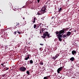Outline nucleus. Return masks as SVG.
I'll return each instance as SVG.
<instances>
[{
	"label": "nucleus",
	"instance_id": "obj_1",
	"mask_svg": "<svg viewBox=\"0 0 79 79\" xmlns=\"http://www.w3.org/2000/svg\"><path fill=\"white\" fill-rule=\"evenodd\" d=\"M47 36L48 38H50V37H51V36H50L48 32L46 31L45 33H44V34H43V36H42V37L43 38V39H45V37H47Z\"/></svg>",
	"mask_w": 79,
	"mask_h": 79
},
{
	"label": "nucleus",
	"instance_id": "obj_36",
	"mask_svg": "<svg viewBox=\"0 0 79 79\" xmlns=\"http://www.w3.org/2000/svg\"><path fill=\"white\" fill-rule=\"evenodd\" d=\"M74 45H75V46H76V45H77L76 44H74Z\"/></svg>",
	"mask_w": 79,
	"mask_h": 79
},
{
	"label": "nucleus",
	"instance_id": "obj_30",
	"mask_svg": "<svg viewBox=\"0 0 79 79\" xmlns=\"http://www.w3.org/2000/svg\"><path fill=\"white\" fill-rule=\"evenodd\" d=\"M5 74L2 75V77H5Z\"/></svg>",
	"mask_w": 79,
	"mask_h": 79
},
{
	"label": "nucleus",
	"instance_id": "obj_21",
	"mask_svg": "<svg viewBox=\"0 0 79 79\" xmlns=\"http://www.w3.org/2000/svg\"><path fill=\"white\" fill-rule=\"evenodd\" d=\"M60 56L59 54H57V55H56L55 56L56 58H58V56Z\"/></svg>",
	"mask_w": 79,
	"mask_h": 79
},
{
	"label": "nucleus",
	"instance_id": "obj_34",
	"mask_svg": "<svg viewBox=\"0 0 79 79\" xmlns=\"http://www.w3.org/2000/svg\"><path fill=\"white\" fill-rule=\"evenodd\" d=\"M35 20H34L33 21V23H35Z\"/></svg>",
	"mask_w": 79,
	"mask_h": 79
},
{
	"label": "nucleus",
	"instance_id": "obj_29",
	"mask_svg": "<svg viewBox=\"0 0 79 79\" xmlns=\"http://www.w3.org/2000/svg\"><path fill=\"white\" fill-rule=\"evenodd\" d=\"M19 23H17V25H16V26H18V25H19Z\"/></svg>",
	"mask_w": 79,
	"mask_h": 79
},
{
	"label": "nucleus",
	"instance_id": "obj_20",
	"mask_svg": "<svg viewBox=\"0 0 79 79\" xmlns=\"http://www.w3.org/2000/svg\"><path fill=\"white\" fill-rule=\"evenodd\" d=\"M58 39L59 40V41H62V40L61 38H58Z\"/></svg>",
	"mask_w": 79,
	"mask_h": 79
},
{
	"label": "nucleus",
	"instance_id": "obj_2",
	"mask_svg": "<svg viewBox=\"0 0 79 79\" xmlns=\"http://www.w3.org/2000/svg\"><path fill=\"white\" fill-rule=\"evenodd\" d=\"M67 31V30L66 29L63 28L62 30L59 31V34H63V33H64L65 32H66Z\"/></svg>",
	"mask_w": 79,
	"mask_h": 79
},
{
	"label": "nucleus",
	"instance_id": "obj_44",
	"mask_svg": "<svg viewBox=\"0 0 79 79\" xmlns=\"http://www.w3.org/2000/svg\"><path fill=\"white\" fill-rule=\"evenodd\" d=\"M4 68V67H2V68Z\"/></svg>",
	"mask_w": 79,
	"mask_h": 79
},
{
	"label": "nucleus",
	"instance_id": "obj_19",
	"mask_svg": "<svg viewBox=\"0 0 79 79\" xmlns=\"http://www.w3.org/2000/svg\"><path fill=\"white\" fill-rule=\"evenodd\" d=\"M56 35H58V34H59V31H57L56 33Z\"/></svg>",
	"mask_w": 79,
	"mask_h": 79
},
{
	"label": "nucleus",
	"instance_id": "obj_18",
	"mask_svg": "<svg viewBox=\"0 0 79 79\" xmlns=\"http://www.w3.org/2000/svg\"><path fill=\"white\" fill-rule=\"evenodd\" d=\"M26 73L28 75H29V74H30V73L29 71H27Z\"/></svg>",
	"mask_w": 79,
	"mask_h": 79
},
{
	"label": "nucleus",
	"instance_id": "obj_41",
	"mask_svg": "<svg viewBox=\"0 0 79 79\" xmlns=\"http://www.w3.org/2000/svg\"><path fill=\"white\" fill-rule=\"evenodd\" d=\"M44 69V70H45V69Z\"/></svg>",
	"mask_w": 79,
	"mask_h": 79
},
{
	"label": "nucleus",
	"instance_id": "obj_15",
	"mask_svg": "<svg viewBox=\"0 0 79 79\" xmlns=\"http://www.w3.org/2000/svg\"><path fill=\"white\" fill-rule=\"evenodd\" d=\"M48 79V76H47V77H44L43 79Z\"/></svg>",
	"mask_w": 79,
	"mask_h": 79
},
{
	"label": "nucleus",
	"instance_id": "obj_39",
	"mask_svg": "<svg viewBox=\"0 0 79 79\" xmlns=\"http://www.w3.org/2000/svg\"><path fill=\"white\" fill-rule=\"evenodd\" d=\"M5 66H2V67H5Z\"/></svg>",
	"mask_w": 79,
	"mask_h": 79
},
{
	"label": "nucleus",
	"instance_id": "obj_9",
	"mask_svg": "<svg viewBox=\"0 0 79 79\" xmlns=\"http://www.w3.org/2000/svg\"><path fill=\"white\" fill-rule=\"evenodd\" d=\"M72 54L74 55V54H76V51H75L73 50L72 52Z\"/></svg>",
	"mask_w": 79,
	"mask_h": 79
},
{
	"label": "nucleus",
	"instance_id": "obj_33",
	"mask_svg": "<svg viewBox=\"0 0 79 79\" xmlns=\"http://www.w3.org/2000/svg\"><path fill=\"white\" fill-rule=\"evenodd\" d=\"M14 34H16V31H15V32H14Z\"/></svg>",
	"mask_w": 79,
	"mask_h": 79
},
{
	"label": "nucleus",
	"instance_id": "obj_27",
	"mask_svg": "<svg viewBox=\"0 0 79 79\" xmlns=\"http://www.w3.org/2000/svg\"><path fill=\"white\" fill-rule=\"evenodd\" d=\"M37 15H40V12H38Z\"/></svg>",
	"mask_w": 79,
	"mask_h": 79
},
{
	"label": "nucleus",
	"instance_id": "obj_31",
	"mask_svg": "<svg viewBox=\"0 0 79 79\" xmlns=\"http://www.w3.org/2000/svg\"><path fill=\"white\" fill-rule=\"evenodd\" d=\"M40 45H42V46H43L44 45V44H40Z\"/></svg>",
	"mask_w": 79,
	"mask_h": 79
},
{
	"label": "nucleus",
	"instance_id": "obj_12",
	"mask_svg": "<svg viewBox=\"0 0 79 79\" xmlns=\"http://www.w3.org/2000/svg\"><path fill=\"white\" fill-rule=\"evenodd\" d=\"M29 56H30L29 55H28V56L27 57H26L25 59V60H28V59H29V58H30Z\"/></svg>",
	"mask_w": 79,
	"mask_h": 79
},
{
	"label": "nucleus",
	"instance_id": "obj_32",
	"mask_svg": "<svg viewBox=\"0 0 79 79\" xmlns=\"http://www.w3.org/2000/svg\"><path fill=\"white\" fill-rule=\"evenodd\" d=\"M37 0L38 3H39V2L40 1V0Z\"/></svg>",
	"mask_w": 79,
	"mask_h": 79
},
{
	"label": "nucleus",
	"instance_id": "obj_45",
	"mask_svg": "<svg viewBox=\"0 0 79 79\" xmlns=\"http://www.w3.org/2000/svg\"><path fill=\"white\" fill-rule=\"evenodd\" d=\"M55 74H54V75L55 76Z\"/></svg>",
	"mask_w": 79,
	"mask_h": 79
},
{
	"label": "nucleus",
	"instance_id": "obj_43",
	"mask_svg": "<svg viewBox=\"0 0 79 79\" xmlns=\"http://www.w3.org/2000/svg\"><path fill=\"white\" fill-rule=\"evenodd\" d=\"M53 76H54V75H53Z\"/></svg>",
	"mask_w": 79,
	"mask_h": 79
},
{
	"label": "nucleus",
	"instance_id": "obj_37",
	"mask_svg": "<svg viewBox=\"0 0 79 79\" xmlns=\"http://www.w3.org/2000/svg\"><path fill=\"white\" fill-rule=\"evenodd\" d=\"M45 29H46V28H45L44 29V31H45Z\"/></svg>",
	"mask_w": 79,
	"mask_h": 79
},
{
	"label": "nucleus",
	"instance_id": "obj_23",
	"mask_svg": "<svg viewBox=\"0 0 79 79\" xmlns=\"http://www.w3.org/2000/svg\"><path fill=\"white\" fill-rule=\"evenodd\" d=\"M40 64H41V65H43V64H44V63L42 62H40Z\"/></svg>",
	"mask_w": 79,
	"mask_h": 79
},
{
	"label": "nucleus",
	"instance_id": "obj_24",
	"mask_svg": "<svg viewBox=\"0 0 79 79\" xmlns=\"http://www.w3.org/2000/svg\"><path fill=\"white\" fill-rule=\"evenodd\" d=\"M37 27V26L35 24H34V29H35V28Z\"/></svg>",
	"mask_w": 79,
	"mask_h": 79
},
{
	"label": "nucleus",
	"instance_id": "obj_42",
	"mask_svg": "<svg viewBox=\"0 0 79 79\" xmlns=\"http://www.w3.org/2000/svg\"><path fill=\"white\" fill-rule=\"evenodd\" d=\"M48 3V2H46V3Z\"/></svg>",
	"mask_w": 79,
	"mask_h": 79
},
{
	"label": "nucleus",
	"instance_id": "obj_26",
	"mask_svg": "<svg viewBox=\"0 0 79 79\" xmlns=\"http://www.w3.org/2000/svg\"><path fill=\"white\" fill-rule=\"evenodd\" d=\"M17 33H18L19 34H21V32H19V31H18V30H17Z\"/></svg>",
	"mask_w": 79,
	"mask_h": 79
},
{
	"label": "nucleus",
	"instance_id": "obj_46",
	"mask_svg": "<svg viewBox=\"0 0 79 79\" xmlns=\"http://www.w3.org/2000/svg\"><path fill=\"white\" fill-rule=\"evenodd\" d=\"M3 48V47H2Z\"/></svg>",
	"mask_w": 79,
	"mask_h": 79
},
{
	"label": "nucleus",
	"instance_id": "obj_10",
	"mask_svg": "<svg viewBox=\"0 0 79 79\" xmlns=\"http://www.w3.org/2000/svg\"><path fill=\"white\" fill-rule=\"evenodd\" d=\"M43 31H44V28H41V29H40V34H42L41 33L43 32Z\"/></svg>",
	"mask_w": 79,
	"mask_h": 79
},
{
	"label": "nucleus",
	"instance_id": "obj_16",
	"mask_svg": "<svg viewBox=\"0 0 79 79\" xmlns=\"http://www.w3.org/2000/svg\"><path fill=\"white\" fill-rule=\"evenodd\" d=\"M62 10V8H60V9L58 10V12H59V13H60V12H61V11Z\"/></svg>",
	"mask_w": 79,
	"mask_h": 79
},
{
	"label": "nucleus",
	"instance_id": "obj_35",
	"mask_svg": "<svg viewBox=\"0 0 79 79\" xmlns=\"http://www.w3.org/2000/svg\"><path fill=\"white\" fill-rule=\"evenodd\" d=\"M1 65H2V66H3V64H4L2 63V64H1Z\"/></svg>",
	"mask_w": 79,
	"mask_h": 79
},
{
	"label": "nucleus",
	"instance_id": "obj_6",
	"mask_svg": "<svg viewBox=\"0 0 79 79\" xmlns=\"http://www.w3.org/2000/svg\"><path fill=\"white\" fill-rule=\"evenodd\" d=\"M57 38H61L62 37V35L59 34L58 35H57Z\"/></svg>",
	"mask_w": 79,
	"mask_h": 79
},
{
	"label": "nucleus",
	"instance_id": "obj_3",
	"mask_svg": "<svg viewBox=\"0 0 79 79\" xmlns=\"http://www.w3.org/2000/svg\"><path fill=\"white\" fill-rule=\"evenodd\" d=\"M19 69L20 71L24 72V71L26 70V68L24 67H21L19 68Z\"/></svg>",
	"mask_w": 79,
	"mask_h": 79
},
{
	"label": "nucleus",
	"instance_id": "obj_38",
	"mask_svg": "<svg viewBox=\"0 0 79 79\" xmlns=\"http://www.w3.org/2000/svg\"><path fill=\"white\" fill-rule=\"evenodd\" d=\"M25 19V18H23V19Z\"/></svg>",
	"mask_w": 79,
	"mask_h": 79
},
{
	"label": "nucleus",
	"instance_id": "obj_14",
	"mask_svg": "<svg viewBox=\"0 0 79 79\" xmlns=\"http://www.w3.org/2000/svg\"><path fill=\"white\" fill-rule=\"evenodd\" d=\"M8 69H9V68H5L4 69V71H6V70H8Z\"/></svg>",
	"mask_w": 79,
	"mask_h": 79
},
{
	"label": "nucleus",
	"instance_id": "obj_8",
	"mask_svg": "<svg viewBox=\"0 0 79 79\" xmlns=\"http://www.w3.org/2000/svg\"><path fill=\"white\" fill-rule=\"evenodd\" d=\"M74 60L75 59L74 57H72L70 59V60L72 61H74Z\"/></svg>",
	"mask_w": 79,
	"mask_h": 79
},
{
	"label": "nucleus",
	"instance_id": "obj_4",
	"mask_svg": "<svg viewBox=\"0 0 79 79\" xmlns=\"http://www.w3.org/2000/svg\"><path fill=\"white\" fill-rule=\"evenodd\" d=\"M63 69V67H61L60 68H59V69H58L57 70V72L58 73H59L60 74V71H61Z\"/></svg>",
	"mask_w": 79,
	"mask_h": 79
},
{
	"label": "nucleus",
	"instance_id": "obj_5",
	"mask_svg": "<svg viewBox=\"0 0 79 79\" xmlns=\"http://www.w3.org/2000/svg\"><path fill=\"white\" fill-rule=\"evenodd\" d=\"M42 11H44V13H46L47 12V11H46V8L45 7H43L42 9Z\"/></svg>",
	"mask_w": 79,
	"mask_h": 79
},
{
	"label": "nucleus",
	"instance_id": "obj_13",
	"mask_svg": "<svg viewBox=\"0 0 79 79\" xmlns=\"http://www.w3.org/2000/svg\"><path fill=\"white\" fill-rule=\"evenodd\" d=\"M40 15H42V14H44V13H45V12H44V11H41V12H40Z\"/></svg>",
	"mask_w": 79,
	"mask_h": 79
},
{
	"label": "nucleus",
	"instance_id": "obj_22",
	"mask_svg": "<svg viewBox=\"0 0 79 79\" xmlns=\"http://www.w3.org/2000/svg\"><path fill=\"white\" fill-rule=\"evenodd\" d=\"M66 36H67V35H63V38H65V37H66Z\"/></svg>",
	"mask_w": 79,
	"mask_h": 79
},
{
	"label": "nucleus",
	"instance_id": "obj_28",
	"mask_svg": "<svg viewBox=\"0 0 79 79\" xmlns=\"http://www.w3.org/2000/svg\"><path fill=\"white\" fill-rule=\"evenodd\" d=\"M34 20H35H35H37V19L35 18V17L34 18Z\"/></svg>",
	"mask_w": 79,
	"mask_h": 79
},
{
	"label": "nucleus",
	"instance_id": "obj_7",
	"mask_svg": "<svg viewBox=\"0 0 79 79\" xmlns=\"http://www.w3.org/2000/svg\"><path fill=\"white\" fill-rule=\"evenodd\" d=\"M71 34V32L70 31H68L66 34V35L67 36H68H68H69V35H70Z\"/></svg>",
	"mask_w": 79,
	"mask_h": 79
},
{
	"label": "nucleus",
	"instance_id": "obj_17",
	"mask_svg": "<svg viewBox=\"0 0 79 79\" xmlns=\"http://www.w3.org/2000/svg\"><path fill=\"white\" fill-rule=\"evenodd\" d=\"M30 64H32V63H33V61L32 60H30Z\"/></svg>",
	"mask_w": 79,
	"mask_h": 79
},
{
	"label": "nucleus",
	"instance_id": "obj_40",
	"mask_svg": "<svg viewBox=\"0 0 79 79\" xmlns=\"http://www.w3.org/2000/svg\"><path fill=\"white\" fill-rule=\"evenodd\" d=\"M46 11H47V9H46Z\"/></svg>",
	"mask_w": 79,
	"mask_h": 79
},
{
	"label": "nucleus",
	"instance_id": "obj_25",
	"mask_svg": "<svg viewBox=\"0 0 79 79\" xmlns=\"http://www.w3.org/2000/svg\"><path fill=\"white\" fill-rule=\"evenodd\" d=\"M55 58H56V57H52V59H53V60H55Z\"/></svg>",
	"mask_w": 79,
	"mask_h": 79
},
{
	"label": "nucleus",
	"instance_id": "obj_11",
	"mask_svg": "<svg viewBox=\"0 0 79 79\" xmlns=\"http://www.w3.org/2000/svg\"><path fill=\"white\" fill-rule=\"evenodd\" d=\"M71 32H76V30H75V29H74V28H73L72 30H71Z\"/></svg>",
	"mask_w": 79,
	"mask_h": 79
}]
</instances>
